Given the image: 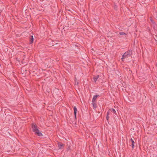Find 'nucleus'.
<instances>
[{"mask_svg":"<svg viewBox=\"0 0 157 157\" xmlns=\"http://www.w3.org/2000/svg\"><path fill=\"white\" fill-rule=\"evenodd\" d=\"M32 128L33 131L36 134L40 136H42V133L39 131L38 127L36 124L33 123L32 125Z\"/></svg>","mask_w":157,"mask_h":157,"instance_id":"1","label":"nucleus"},{"mask_svg":"<svg viewBox=\"0 0 157 157\" xmlns=\"http://www.w3.org/2000/svg\"><path fill=\"white\" fill-rule=\"evenodd\" d=\"M132 51L129 50L124 53V54L122 56V58H121L122 61H124L123 60L124 59L127 58L128 57L130 56L132 54Z\"/></svg>","mask_w":157,"mask_h":157,"instance_id":"2","label":"nucleus"},{"mask_svg":"<svg viewBox=\"0 0 157 157\" xmlns=\"http://www.w3.org/2000/svg\"><path fill=\"white\" fill-rule=\"evenodd\" d=\"M58 145L59 148V149H62L63 148V147L64 146V144L63 143H61L60 142L58 143Z\"/></svg>","mask_w":157,"mask_h":157,"instance_id":"3","label":"nucleus"},{"mask_svg":"<svg viewBox=\"0 0 157 157\" xmlns=\"http://www.w3.org/2000/svg\"><path fill=\"white\" fill-rule=\"evenodd\" d=\"M73 109H74V114L75 115V118L76 119V112L77 111V109L76 107L75 106H74L73 107Z\"/></svg>","mask_w":157,"mask_h":157,"instance_id":"4","label":"nucleus"},{"mask_svg":"<svg viewBox=\"0 0 157 157\" xmlns=\"http://www.w3.org/2000/svg\"><path fill=\"white\" fill-rule=\"evenodd\" d=\"M130 141L132 143V149H133L134 146H135V142H134V141L132 140V139H130Z\"/></svg>","mask_w":157,"mask_h":157,"instance_id":"5","label":"nucleus"},{"mask_svg":"<svg viewBox=\"0 0 157 157\" xmlns=\"http://www.w3.org/2000/svg\"><path fill=\"white\" fill-rule=\"evenodd\" d=\"M92 105L94 108H95L96 107L97 101H92Z\"/></svg>","mask_w":157,"mask_h":157,"instance_id":"6","label":"nucleus"},{"mask_svg":"<svg viewBox=\"0 0 157 157\" xmlns=\"http://www.w3.org/2000/svg\"><path fill=\"white\" fill-rule=\"evenodd\" d=\"M99 75H98L97 76H94L93 77V79L95 82H96L97 80L98 79V78H99Z\"/></svg>","mask_w":157,"mask_h":157,"instance_id":"7","label":"nucleus"},{"mask_svg":"<svg viewBox=\"0 0 157 157\" xmlns=\"http://www.w3.org/2000/svg\"><path fill=\"white\" fill-rule=\"evenodd\" d=\"M33 36H30V43L32 44L33 43Z\"/></svg>","mask_w":157,"mask_h":157,"instance_id":"8","label":"nucleus"},{"mask_svg":"<svg viewBox=\"0 0 157 157\" xmlns=\"http://www.w3.org/2000/svg\"><path fill=\"white\" fill-rule=\"evenodd\" d=\"M99 96V95H94L92 101H96L97 98Z\"/></svg>","mask_w":157,"mask_h":157,"instance_id":"9","label":"nucleus"},{"mask_svg":"<svg viewBox=\"0 0 157 157\" xmlns=\"http://www.w3.org/2000/svg\"><path fill=\"white\" fill-rule=\"evenodd\" d=\"M109 110L111 111V112H113V113H116V111L114 109H109Z\"/></svg>","mask_w":157,"mask_h":157,"instance_id":"10","label":"nucleus"},{"mask_svg":"<svg viewBox=\"0 0 157 157\" xmlns=\"http://www.w3.org/2000/svg\"><path fill=\"white\" fill-rule=\"evenodd\" d=\"M119 34L120 35H126V34L125 33H124L123 32H120L119 33Z\"/></svg>","mask_w":157,"mask_h":157,"instance_id":"11","label":"nucleus"},{"mask_svg":"<svg viewBox=\"0 0 157 157\" xmlns=\"http://www.w3.org/2000/svg\"><path fill=\"white\" fill-rule=\"evenodd\" d=\"M110 113H111V111L110 110H109L107 112L106 116H109V115Z\"/></svg>","mask_w":157,"mask_h":157,"instance_id":"12","label":"nucleus"},{"mask_svg":"<svg viewBox=\"0 0 157 157\" xmlns=\"http://www.w3.org/2000/svg\"><path fill=\"white\" fill-rule=\"evenodd\" d=\"M109 118V116H106V119L107 121L108 120Z\"/></svg>","mask_w":157,"mask_h":157,"instance_id":"13","label":"nucleus"},{"mask_svg":"<svg viewBox=\"0 0 157 157\" xmlns=\"http://www.w3.org/2000/svg\"><path fill=\"white\" fill-rule=\"evenodd\" d=\"M77 80L75 78V82H76V81ZM76 84V82H75V84Z\"/></svg>","mask_w":157,"mask_h":157,"instance_id":"14","label":"nucleus"},{"mask_svg":"<svg viewBox=\"0 0 157 157\" xmlns=\"http://www.w3.org/2000/svg\"><path fill=\"white\" fill-rule=\"evenodd\" d=\"M129 71H131V72H132V71H131V70H130Z\"/></svg>","mask_w":157,"mask_h":157,"instance_id":"15","label":"nucleus"}]
</instances>
